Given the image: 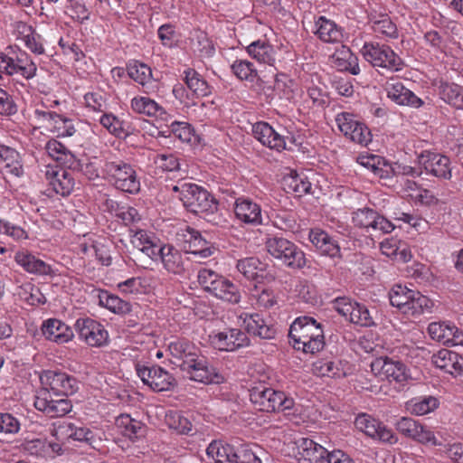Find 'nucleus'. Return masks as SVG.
I'll use <instances>...</instances> for the list:
<instances>
[{
  "instance_id": "nucleus-1",
  "label": "nucleus",
  "mask_w": 463,
  "mask_h": 463,
  "mask_svg": "<svg viewBox=\"0 0 463 463\" xmlns=\"http://www.w3.org/2000/svg\"><path fill=\"white\" fill-rule=\"evenodd\" d=\"M295 349L315 354L324 347V330L313 317H300L291 324L288 333Z\"/></svg>"
},
{
  "instance_id": "nucleus-2",
  "label": "nucleus",
  "mask_w": 463,
  "mask_h": 463,
  "mask_svg": "<svg viewBox=\"0 0 463 463\" xmlns=\"http://www.w3.org/2000/svg\"><path fill=\"white\" fill-rule=\"evenodd\" d=\"M390 303L407 316L419 317L430 313L433 301L420 292L408 288L406 286L394 285L389 292Z\"/></svg>"
},
{
  "instance_id": "nucleus-3",
  "label": "nucleus",
  "mask_w": 463,
  "mask_h": 463,
  "mask_svg": "<svg viewBox=\"0 0 463 463\" xmlns=\"http://www.w3.org/2000/svg\"><path fill=\"white\" fill-rule=\"evenodd\" d=\"M251 402L259 411H281L287 415L300 413L299 405L283 392L263 386L254 387L250 394Z\"/></svg>"
},
{
  "instance_id": "nucleus-4",
  "label": "nucleus",
  "mask_w": 463,
  "mask_h": 463,
  "mask_svg": "<svg viewBox=\"0 0 463 463\" xmlns=\"http://www.w3.org/2000/svg\"><path fill=\"white\" fill-rule=\"evenodd\" d=\"M197 279L202 288L216 298L230 304H238L241 294L238 287L224 276L209 269L199 270Z\"/></svg>"
},
{
  "instance_id": "nucleus-5",
  "label": "nucleus",
  "mask_w": 463,
  "mask_h": 463,
  "mask_svg": "<svg viewBox=\"0 0 463 463\" xmlns=\"http://www.w3.org/2000/svg\"><path fill=\"white\" fill-rule=\"evenodd\" d=\"M0 72L31 80L36 75L37 66L26 52L17 46H9L5 52H0Z\"/></svg>"
},
{
  "instance_id": "nucleus-6",
  "label": "nucleus",
  "mask_w": 463,
  "mask_h": 463,
  "mask_svg": "<svg viewBox=\"0 0 463 463\" xmlns=\"http://www.w3.org/2000/svg\"><path fill=\"white\" fill-rule=\"evenodd\" d=\"M265 245L269 254L286 267L301 269L307 264L305 252L286 238L270 237Z\"/></svg>"
},
{
  "instance_id": "nucleus-7",
  "label": "nucleus",
  "mask_w": 463,
  "mask_h": 463,
  "mask_svg": "<svg viewBox=\"0 0 463 463\" xmlns=\"http://www.w3.org/2000/svg\"><path fill=\"white\" fill-rule=\"evenodd\" d=\"M107 179L117 189L137 194L140 191V181L134 167L123 161L106 162L103 165Z\"/></svg>"
},
{
  "instance_id": "nucleus-8",
  "label": "nucleus",
  "mask_w": 463,
  "mask_h": 463,
  "mask_svg": "<svg viewBox=\"0 0 463 463\" xmlns=\"http://www.w3.org/2000/svg\"><path fill=\"white\" fill-rule=\"evenodd\" d=\"M184 375L194 382L204 384H219L223 383V375L212 365L206 358L197 353L193 358L180 364Z\"/></svg>"
},
{
  "instance_id": "nucleus-9",
  "label": "nucleus",
  "mask_w": 463,
  "mask_h": 463,
  "mask_svg": "<svg viewBox=\"0 0 463 463\" xmlns=\"http://www.w3.org/2000/svg\"><path fill=\"white\" fill-rule=\"evenodd\" d=\"M371 370L375 376L391 383L404 385L411 379L410 369L402 362L388 356L373 359L371 363Z\"/></svg>"
},
{
  "instance_id": "nucleus-10",
  "label": "nucleus",
  "mask_w": 463,
  "mask_h": 463,
  "mask_svg": "<svg viewBox=\"0 0 463 463\" xmlns=\"http://www.w3.org/2000/svg\"><path fill=\"white\" fill-rule=\"evenodd\" d=\"M364 60L374 67H382L392 71H401L402 59L385 44L379 43H365L361 49Z\"/></svg>"
},
{
  "instance_id": "nucleus-11",
  "label": "nucleus",
  "mask_w": 463,
  "mask_h": 463,
  "mask_svg": "<svg viewBox=\"0 0 463 463\" xmlns=\"http://www.w3.org/2000/svg\"><path fill=\"white\" fill-rule=\"evenodd\" d=\"M40 381L43 386L42 390H46L49 393L52 392L55 395H72L79 389V383L75 377L61 371H43L40 375Z\"/></svg>"
},
{
  "instance_id": "nucleus-12",
  "label": "nucleus",
  "mask_w": 463,
  "mask_h": 463,
  "mask_svg": "<svg viewBox=\"0 0 463 463\" xmlns=\"http://www.w3.org/2000/svg\"><path fill=\"white\" fill-rule=\"evenodd\" d=\"M137 376L144 384L155 392L171 390L176 383L175 377L160 366H146L140 364L136 365Z\"/></svg>"
},
{
  "instance_id": "nucleus-13",
  "label": "nucleus",
  "mask_w": 463,
  "mask_h": 463,
  "mask_svg": "<svg viewBox=\"0 0 463 463\" xmlns=\"http://www.w3.org/2000/svg\"><path fill=\"white\" fill-rule=\"evenodd\" d=\"M335 309L351 323L362 326H373V319L368 308L362 304L352 301L347 298H337L334 304Z\"/></svg>"
},
{
  "instance_id": "nucleus-14",
  "label": "nucleus",
  "mask_w": 463,
  "mask_h": 463,
  "mask_svg": "<svg viewBox=\"0 0 463 463\" xmlns=\"http://www.w3.org/2000/svg\"><path fill=\"white\" fill-rule=\"evenodd\" d=\"M183 204L188 211L202 214L218 208L216 199L206 189L193 183L184 198Z\"/></svg>"
},
{
  "instance_id": "nucleus-15",
  "label": "nucleus",
  "mask_w": 463,
  "mask_h": 463,
  "mask_svg": "<svg viewBox=\"0 0 463 463\" xmlns=\"http://www.w3.org/2000/svg\"><path fill=\"white\" fill-rule=\"evenodd\" d=\"M74 326L80 338L90 346L99 347L108 342L109 334L107 330L101 324L92 318H78Z\"/></svg>"
},
{
  "instance_id": "nucleus-16",
  "label": "nucleus",
  "mask_w": 463,
  "mask_h": 463,
  "mask_svg": "<svg viewBox=\"0 0 463 463\" xmlns=\"http://www.w3.org/2000/svg\"><path fill=\"white\" fill-rule=\"evenodd\" d=\"M352 220L355 226L367 231L389 233L394 229L392 222L370 208L358 209L354 212Z\"/></svg>"
},
{
  "instance_id": "nucleus-17",
  "label": "nucleus",
  "mask_w": 463,
  "mask_h": 463,
  "mask_svg": "<svg viewBox=\"0 0 463 463\" xmlns=\"http://www.w3.org/2000/svg\"><path fill=\"white\" fill-rule=\"evenodd\" d=\"M209 338L211 345L220 351L232 352L249 345L247 335L238 328L213 332Z\"/></svg>"
},
{
  "instance_id": "nucleus-18",
  "label": "nucleus",
  "mask_w": 463,
  "mask_h": 463,
  "mask_svg": "<svg viewBox=\"0 0 463 463\" xmlns=\"http://www.w3.org/2000/svg\"><path fill=\"white\" fill-rule=\"evenodd\" d=\"M354 424L360 431H363L374 439H379L390 444H394L398 440L391 429H388L384 424L373 418L371 415L361 414L357 416Z\"/></svg>"
},
{
  "instance_id": "nucleus-19",
  "label": "nucleus",
  "mask_w": 463,
  "mask_h": 463,
  "mask_svg": "<svg viewBox=\"0 0 463 463\" xmlns=\"http://www.w3.org/2000/svg\"><path fill=\"white\" fill-rule=\"evenodd\" d=\"M35 118L57 137H71L76 129L71 119L49 110L36 109Z\"/></svg>"
},
{
  "instance_id": "nucleus-20",
  "label": "nucleus",
  "mask_w": 463,
  "mask_h": 463,
  "mask_svg": "<svg viewBox=\"0 0 463 463\" xmlns=\"http://www.w3.org/2000/svg\"><path fill=\"white\" fill-rule=\"evenodd\" d=\"M34 407L50 418H57L68 414L72 404L68 399L54 400L46 390H41L35 397Z\"/></svg>"
},
{
  "instance_id": "nucleus-21",
  "label": "nucleus",
  "mask_w": 463,
  "mask_h": 463,
  "mask_svg": "<svg viewBox=\"0 0 463 463\" xmlns=\"http://www.w3.org/2000/svg\"><path fill=\"white\" fill-rule=\"evenodd\" d=\"M384 90L387 98L399 106H408L419 109L423 106L424 101L417 97L411 90L407 89L402 82L397 80H390L384 84Z\"/></svg>"
},
{
  "instance_id": "nucleus-22",
  "label": "nucleus",
  "mask_w": 463,
  "mask_h": 463,
  "mask_svg": "<svg viewBox=\"0 0 463 463\" xmlns=\"http://www.w3.org/2000/svg\"><path fill=\"white\" fill-rule=\"evenodd\" d=\"M419 163L427 173L438 178L449 180L452 176L450 159L444 155L424 151L419 156Z\"/></svg>"
},
{
  "instance_id": "nucleus-23",
  "label": "nucleus",
  "mask_w": 463,
  "mask_h": 463,
  "mask_svg": "<svg viewBox=\"0 0 463 463\" xmlns=\"http://www.w3.org/2000/svg\"><path fill=\"white\" fill-rule=\"evenodd\" d=\"M14 260L30 274L52 277L57 274L56 270L49 263L27 250L17 251L14 255Z\"/></svg>"
},
{
  "instance_id": "nucleus-24",
  "label": "nucleus",
  "mask_w": 463,
  "mask_h": 463,
  "mask_svg": "<svg viewBox=\"0 0 463 463\" xmlns=\"http://www.w3.org/2000/svg\"><path fill=\"white\" fill-rule=\"evenodd\" d=\"M233 211L236 218L245 224L256 226L263 223L260 206L250 198H237Z\"/></svg>"
},
{
  "instance_id": "nucleus-25",
  "label": "nucleus",
  "mask_w": 463,
  "mask_h": 463,
  "mask_svg": "<svg viewBox=\"0 0 463 463\" xmlns=\"http://www.w3.org/2000/svg\"><path fill=\"white\" fill-rule=\"evenodd\" d=\"M297 449L301 463H326L330 453L323 446L307 438L298 439Z\"/></svg>"
},
{
  "instance_id": "nucleus-26",
  "label": "nucleus",
  "mask_w": 463,
  "mask_h": 463,
  "mask_svg": "<svg viewBox=\"0 0 463 463\" xmlns=\"http://www.w3.org/2000/svg\"><path fill=\"white\" fill-rule=\"evenodd\" d=\"M154 261L160 260L163 267L171 273L182 274L186 261L182 252L170 244H162Z\"/></svg>"
},
{
  "instance_id": "nucleus-27",
  "label": "nucleus",
  "mask_w": 463,
  "mask_h": 463,
  "mask_svg": "<svg viewBox=\"0 0 463 463\" xmlns=\"http://www.w3.org/2000/svg\"><path fill=\"white\" fill-rule=\"evenodd\" d=\"M45 175L48 184L57 194L67 196L73 191L75 180L71 171L59 167L47 168Z\"/></svg>"
},
{
  "instance_id": "nucleus-28",
  "label": "nucleus",
  "mask_w": 463,
  "mask_h": 463,
  "mask_svg": "<svg viewBox=\"0 0 463 463\" xmlns=\"http://www.w3.org/2000/svg\"><path fill=\"white\" fill-rule=\"evenodd\" d=\"M52 437L59 439H71L77 441L91 442L93 432L87 427L76 425L72 422L53 424L51 430Z\"/></svg>"
},
{
  "instance_id": "nucleus-29",
  "label": "nucleus",
  "mask_w": 463,
  "mask_h": 463,
  "mask_svg": "<svg viewBox=\"0 0 463 463\" xmlns=\"http://www.w3.org/2000/svg\"><path fill=\"white\" fill-rule=\"evenodd\" d=\"M252 133L257 140L270 149L282 151L286 148L285 137L267 122L260 121L254 124Z\"/></svg>"
},
{
  "instance_id": "nucleus-30",
  "label": "nucleus",
  "mask_w": 463,
  "mask_h": 463,
  "mask_svg": "<svg viewBox=\"0 0 463 463\" xmlns=\"http://www.w3.org/2000/svg\"><path fill=\"white\" fill-rule=\"evenodd\" d=\"M431 362L435 367L453 376L463 374V356L448 349H441L434 354Z\"/></svg>"
},
{
  "instance_id": "nucleus-31",
  "label": "nucleus",
  "mask_w": 463,
  "mask_h": 463,
  "mask_svg": "<svg viewBox=\"0 0 463 463\" xmlns=\"http://www.w3.org/2000/svg\"><path fill=\"white\" fill-rule=\"evenodd\" d=\"M42 332L44 337L56 344H65L72 340L74 334L72 329L60 319L49 318L42 325Z\"/></svg>"
},
{
  "instance_id": "nucleus-32",
  "label": "nucleus",
  "mask_w": 463,
  "mask_h": 463,
  "mask_svg": "<svg viewBox=\"0 0 463 463\" xmlns=\"http://www.w3.org/2000/svg\"><path fill=\"white\" fill-rule=\"evenodd\" d=\"M309 241L322 255L334 258L338 256L340 252L337 241L326 232L319 228L310 230Z\"/></svg>"
},
{
  "instance_id": "nucleus-33",
  "label": "nucleus",
  "mask_w": 463,
  "mask_h": 463,
  "mask_svg": "<svg viewBox=\"0 0 463 463\" xmlns=\"http://www.w3.org/2000/svg\"><path fill=\"white\" fill-rule=\"evenodd\" d=\"M131 242L151 260H155L161 247L159 239L153 233L145 230H137L131 237Z\"/></svg>"
},
{
  "instance_id": "nucleus-34",
  "label": "nucleus",
  "mask_w": 463,
  "mask_h": 463,
  "mask_svg": "<svg viewBox=\"0 0 463 463\" xmlns=\"http://www.w3.org/2000/svg\"><path fill=\"white\" fill-rule=\"evenodd\" d=\"M236 269L244 279L250 281L260 282L267 277L266 264L256 257H246L238 260Z\"/></svg>"
},
{
  "instance_id": "nucleus-35",
  "label": "nucleus",
  "mask_w": 463,
  "mask_h": 463,
  "mask_svg": "<svg viewBox=\"0 0 463 463\" xmlns=\"http://www.w3.org/2000/svg\"><path fill=\"white\" fill-rule=\"evenodd\" d=\"M184 237V241L188 244L187 250L191 254L207 258L213 253L214 248L212 243L203 238L198 231L187 227Z\"/></svg>"
},
{
  "instance_id": "nucleus-36",
  "label": "nucleus",
  "mask_w": 463,
  "mask_h": 463,
  "mask_svg": "<svg viewBox=\"0 0 463 463\" xmlns=\"http://www.w3.org/2000/svg\"><path fill=\"white\" fill-rule=\"evenodd\" d=\"M314 33L319 40L327 43H340L344 37L341 27L325 16L317 18Z\"/></svg>"
},
{
  "instance_id": "nucleus-37",
  "label": "nucleus",
  "mask_w": 463,
  "mask_h": 463,
  "mask_svg": "<svg viewBox=\"0 0 463 463\" xmlns=\"http://www.w3.org/2000/svg\"><path fill=\"white\" fill-rule=\"evenodd\" d=\"M130 107L134 112L146 115L147 117H156L166 119L168 116L161 105H159L156 100L146 96L134 97L130 101Z\"/></svg>"
},
{
  "instance_id": "nucleus-38",
  "label": "nucleus",
  "mask_w": 463,
  "mask_h": 463,
  "mask_svg": "<svg viewBox=\"0 0 463 463\" xmlns=\"http://www.w3.org/2000/svg\"><path fill=\"white\" fill-rule=\"evenodd\" d=\"M247 53L260 63L274 66L276 52L271 44L264 40H257L246 47Z\"/></svg>"
},
{
  "instance_id": "nucleus-39",
  "label": "nucleus",
  "mask_w": 463,
  "mask_h": 463,
  "mask_svg": "<svg viewBox=\"0 0 463 463\" xmlns=\"http://www.w3.org/2000/svg\"><path fill=\"white\" fill-rule=\"evenodd\" d=\"M206 454L213 463H236L237 451L232 446L222 441H212L206 449Z\"/></svg>"
},
{
  "instance_id": "nucleus-40",
  "label": "nucleus",
  "mask_w": 463,
  "mask_h": 463,
  "mask_svg": "<svg viewBox=\"0 0 463 463\" xmlns=\"http://www.w3.org/2000/svg\"><path fill=\"white\" fill-rule=\"evenodd\" d=\"M243 324L249 334L260 336V338L271 339L275 335V330L259 314L246 315Z\"/></svg>"
},
{
  "instance_id": "nucleus-41",
  "label": "nucleus",
  "mask_w": 463,
  "mask_h": 463,
  "mask_svg": "<svg viewBox=\"0 0 463 463\" xmlns=\"http://www.w3.org/2000/svg\"><path fill=\"white\" fill-rule=\"evenodd\" d=\"M15 29L19 38L32 52L39 55L44 52L42 38L33 30L32 26L24 22H18L15 24Z\"/></svg>"
},
{
  "instance_id": "nucleus-42",
  "label": "nucleus",
  "mask_w": 463,
  "mask_h": 463,
  "mask_svg": "<svg viewBox=\"0 0 463 463\" xmlns=\"http://www.w3.org/2000/svg\"><path fill=\"white\" fill-rule=\"evenodd\" d=\"M283 185L287 192L294 193L298 196L308 194L312 187L307 177L303 173L296 171H291L288 175L284 176Z\"/></svg>"
},
{
  "instance_id": "nucleus-43",
  "label": "nucleus",
  "mask_w": 463,
  "mask_h": 463,
  "mask_svg": "<svg viewBox=\"0 0 463 463\" xmlns=\"http://www.w3.org/2000/svg\"><path fill=\"white\" fill-rule=\"evenodd\" d=\"M439 405V400L434 396H419L406 402V410L411 414L423 416L435 411Z\"/></svg>"
},
{
  "instance_id": "nucleus-44",
  "label": "nucleus",
  "mask_w": 463,
  "mask_h": 463,
  "mask_svg": "<svg viewBox=\"0 0 463 463\" xmlns=\"http://www.w3.org/2000/svg\"><path fill=\"white\" fill-rule=\"evenodd\" d=\"M168 351L173 358L182 363H185L200 352L194 344L184 338L171 341L168 345Z\"/></svg>"
},
{
  "instance_id": "nucleus-45",
  "label": "nucleus",
  "mask_w": 463,
  "mask_h": 463,
  "mask_svg": "<svg viewBox=\"0 0 463 463\" xmlns=\"http://www.w3.org/2000/svg\"><path fill=\"white\" fill-rule=\"evenodd\" d=\"M0 161L8 173L21 176L24 173L19 153L7 146L0 145Z\"/></svg>"
},
{
  "instance_id": "nucleus-46",
  "label": "nucleus",
  "mask_w": 463,
  "mask_h": 463,
  "mask_svg": "<svg viewBox=\"0 0 463 463\" xmlns=\"http://www.w3.org/2000/svg\"><path fill=\"white\" fill-rule=\"evenodd\" d=\"M116 427L120 434L130 439H138L143 435V424L128 414H121L116 419Z\"/></svg>"
},
{
  "instance_id": "nucleus-47",
  "label": "nucleus",
  "mask_w": 463,
  "mask_h": 463,
  "mask_svg": "<svg viewBox=\"0 0 463 463\" xmlns=\"http://www.w3.org/2000/svg\"><path fill=\"white\" fill-rule=\"evenodd\" d=\"M357 163L370 170L375 176L387 178L390 173V166L384 160L375 155H362L357 157Z\"/></svg>"
},
{
  "instance_id": "nucleus-48",
  "label": "nucleus",
  "mask_w": 463,
  "mask_h": 463,
  "mask_svg": "<svg viewBox=\"0 0 463 463\" xmlns=\"http://www.w3.org/2000/svg\"><path fill=\"white\" fill-rule=\"evenodd\" d=\"M439 95L442 100L457 109H463V89L455 83H441Z\"/></svg>"
},
{
  "instance_id": "nucleus-49",
  "label": "nucleus",
  "mask_w": 463,
  "mask_h": 463,
  "mask_svg": "<svg viewBox=\"0 0 463 463\" xmlns=\"http://www.w3.org/2000/svg\"><path fill=\"white\" fill-rule=\"evenodd\" d=\"M99 303L115 314L123 315L131 311V306L128 302L116 295L109 294L108 291L99 292Z\"/></svg>"
},
{
  "instance_id": "nucleus-50",
  "label": "nucleus",
  "mask_w": 463,
  "mask_h": 463,
  "mask_svg": "<svg viewBox=\"0 0 463 463\" xmlns=\"http://www.w3.org/2000/svg\"><path fill=\"white\" fill-rule=\"evenodd\" d=\"M128 76L145 88H149L153 80L152 70L143 62L133 61L128 65Z\"/></svg>"
},
{
  "instance_id": "nucleus-51",
  "label": "nucleus",
  "mask_w": 463,
  "mask_h": 463,
  "mask_svg": "<svg viewBox=\"0 0 463 463\" xmlns=\"http://www.w3.org/2000/svg\"><path fill=\"white\" fill-rule=\"evenodd\" d=\"M335 65L340 70L349 71L353 75L360 73L361 70L357 62V58L351 52L350 49L342 46L341 49L337 50L333 55Z\"/></svg>"
},
{
  "instance_id": "nucleus-52",
  "label": "nucleus",
  "mask_w": 463,
  "mask_h": 463,
  "mask_svg": "<svg viewBox=\"0 0 463 463\" xmlns=\"http://www.w3.org/2000/svg\"><path fill=\"white\" fill-rule=\"evenodd\" d=\"M185 83L193 95L196 97H204L211 93L208 83L200 78V75L194 70L184 71Z\"/></svg>"
},
{
  "instance_id": "nucleus-53",
  "label": "nucleus",
  "mask_w": 463,
  "mask_h": 463,
  "mask_svg": "<svg viewBox=\"0 0 463 463\" xmlns=\"http://www.w3.org/2000/svg\"><path fill=\"white\" fill-rule=\"evenodd\" d=\"M20 299L30 306L45 303V298L40 289L31 282H26L18 287L16 291Z\"/></svg>"
},
{
  "instance_id": "nucleus-54",
  "label": "nucleus",
  "mask_w": 463,
  "mask_h": 463,
  "mask_svg": "<svg viewBox=\"0 0 463 463\" xmlns=\"http://www.w3.org/2000/svg\"><path fill=\"white\" fill-rule=\"evenodd\" d=\"M166 425L180 434H188L192 430V422L182 412L170 411L165 414Z\"/></svg>"
},
{
  "instance_id": "nucleus-55",
  "label": "nucleus",
  "mask_w": 463,
  "mask_h": 463,
  "mask_svg": "<svg viewBox=\"0 0 463 463\" xmlns=\"http://www.w3.org/2000/svg\"><path fill=\"white\" fill-rule=\"evenodd\" d=\"M232 73L241 80L253 82L258 71L252 62L247 60H236L231 65Z\"/></svg>"
},
{
  "instance_id": "nucleus-56",
  "label": "nucleus",
  "mask_w": 463,
  "mask_h": 463,
  "mask_svg": "<svg viewBox=\"0 0 463 463\" xmlns=\"http://www.w3.org/2000/svg\"><path fill=\"white\" fill-rule=\"evenodd\" d=\"M403 193L415 202L429 204L433 201V196L426 189H423L411 180H405L403 183Z\"/></svg>"
},
{
  "instance_id": "nucleus-57",
  "label": "nucleus",
  "mask_w": 463,
  "mask_h": 463,
  "mask_svg": "<svg viewBox=\"0 0 463 463\" xmlns=\"http://www.w3.org/2000/svg\"><path fill=\"white\" fill-rule=\"evenodd\" d=\"M453 327L454 325L447 322H432L428 326V334L431 339L448 345Z\"/></svg>"
},
{
  "instance_id": "nucleus-58",
  "label": "nucleus",
  "mask_w": 463,
  "mask_h": 463,
  "mask_svg": "<svg viewBox=\"0 0 463 463\" xmlns=\"http://www.w3.org/2000/svg\"><path fill=\"white\" fill-rule=\"evenodd\" d=\"M118 288L123 294H141L148 290V283L145 278L134 277L119 282Z\"/></svg>"
},
{
  "instance_id": "nucleus-59",
  "label": "nucleus",
  "mask_w": 463,
  "mask_h": 463,
  "mask_svg": "<svg viewBox=\"0 0 463 463\" xmlns=\"http://www.w3.org/2000/svg\"><path fill=\"white\" fill-rule=\"evenodd\" d=\"M372 28L375 33L385 37L396 38L398 35L396 25L387 15H381L378 20L372 21Z\"/></svg>"
},
{
  "instance_id": "nucleus-60",
  "label": "nucleus",
  "mask_w": 463,
  "mask_h": 463,
  "mask_svg": "<svg viewBox=\"0 0 463 463\" xmlns=\"http://www.w3.org/2000/svg\"><path fill=\"white\" fill-rule=\"evenodd\" d=\"M337 361L321 360L314 364V371L320 376L341 377L345 373Z\"/></svg>"
},
{
  "instance_id": "nucleus-61",
  "label": "nucleus",
  "mask_w": 463,
  "mask_h": 463,
  "mask_svg": "<svg viewBox=\"0 0 463 463\" xmlns=\"http://www.w3.org/2000/svg\"><path fill=\"white\" fill-rule=\"evenodd\" d=\"M413 440L432 447H441L443 442L438 438L436 433L429 427L420 423Z\"/></svg>"
},
{
  "instance_id": "nucleus-62",
  "label": "nucleus",
  "mask_w": 463,
  "mask_h": 463,
  "mask_svg": "<svg viewBox=\"0 0 463 463\" xmlns=\"http://www.w3.org/2000/svg\"><path fill=\"white\" fill-rule=\"evenodd\" d=\"M345 137L363 146H367L372 141L371 131L359 120L355 122V126H353Z\"/></svg>"
},
{
  "instance_id": "nucleus-63",
  "label": "nucleus",
  "mask_w": 463,
  "mask_h": 463,
  "mask_svg": "<svg viewBox=\"0 0 463 463\" xmlns=\"http://www.w3.org/2000/svg\"><path fill=\"white\" fill-rule=\"evenodd\" d=\"M345 137L363 146H367L372 141L371 131L359 120L355 122V126H353Z\"/></svg>"
},
{
  "instance_id": "nucleus-64",
  "label": "nucleus",
  "mask_w": 463,
  "mask_h": 463,
  "mask_svg": "<svg viewBox=\"0 0 463 463\" xmlns=\"http://www.w3.org/2000/svg\"><path fill=\"white\" fill-rule=\"evenodd\" d=\"M102 160L94 156L80 160V168L82 174L90 180L99 177Z\"/></svg>"
}]
</instances>
